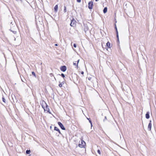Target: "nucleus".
Returning a JSON list of instances; mask_svg holds the SVG:
<instances>
[{"mask_svg":"<svg viewBox=\"0 0 156 156\" xmlns=\"http://www.w3.org/2000/svg\"><path fill=\"white\" fill-rule=\"evenodd\" d=\"M86 145V143L83 140H81V143H80L78 146L80 148H84Z\"/></svg>","mask_w":156,"mask_h":156,"instance_id":"1","label":"nucleus"},{"mask_svg":"<svg viewBox=\"0 0 156 156\" xmlns=\"http://www.w3.org/2000/svg\"><path fill=\"white\" fill-rule=\"evenodd\" d=\"M93 6V3L92 1H90L89 2L88 4V7L90 9H92Z\"/></svg>","mask_w":156,"mask_h":156,"instance_id":"2","label":"nucleus"},{"mask_svg":"<svg viewBox=\"0 0 156 156\" xmlns=\"http://www.w3.org/2000/svg\"><path fill=\"white\" fill-rule=\"evenodd\" d=\"M58 124L62 129L63 130H65L66 129L65 128L61 122H58Z\"/></svg>","mask_w":156,"mask_h":156,"instance_id":"3","label":"nucleus"},{"mask_svg":"<svg viewBox=\"0 0 156 156\" xmlns=\"http://www.w3.org/2000/svg\"><path fill=\"white\" fill-rule=\"evenodd\" d=\"M60 69L61 71L64 72L66 70V67L65 66H62L60 67Z\"/></svg>","mask_w":156,"mask_h":156,"instance_id":"4","label":"nucleus"},{"mask_svg":"<svg viewBox=\"0 0 156 156\" xmlns=\"http://www.w3.org/2000/svg\"><path fill=\"white\" fill-rule=\"evenodd\" d=\"M75 20L73 19L72 20H71V22L70 24V25L72 27H74L75 25Z\"/></svg>","mask_w":156,"mask_h":156,"instance_id":"5","label":"nucleus"},{"mask_svg":"<svg viewBox=\"0 0 156 156\" xmlns=\"http://www.w3.org/2000/svg\"><path fill=\"white\" fill-rule=\"evenodd\" d=\"M79 61H80V59H78L76 62H77V63H76V62H73V65L76 66V67L77 68V69H78V64L79 62Z\"/></svg>","mask_w":156,"mask_h":156,"instance_id":"6","label":"nucleus"},{"mask_svg":"<svg viewBox=\"0 0 156 156\" xmlns=\"http://www.w3.org/2000/svg\"><path fill=\"white\" fill-rule=\"evenodd\" d=\"M151 120L150 121V122L149 123L148 126V129L149 130H151V129L152 124H151Z\"/></svg>","mask_w":156,"mask_h":156,"instance_id":"7","label":"nucleus"},{"mask_svg":"<svg viewBox=\"0 0 156 156\" xmlns=\"http://www.w3.org/2000/svg\"><path fill=\"white\" fill-rule=\"evenodd\" d=\"M44 104L46 106V108H45V110L48 112L49 113H50V112H49V108L48 107V106L45 102H44Z\"/></svg>","mask_w":156,"mask_h":156,"instance_id":"8","label":"nucleus"},{"mask_svg":"<svg viewBox=\"0 0 156 156\" xmlns=\"http://www.w3.org/2000/svg\"><path fill=\"white\" fill-rule=\"evenodd\" d=\"M54 130H56V131H58V133L60 134H61V135L62 134L60 132V130L57 127H56L55 126L54 127Z\"/></svg>","mask_w":156,"mask_h":156,"instance_id":"9","label":"nucleus"},{"mask_svg":"<svg viewBox=\"0 0 156 156\" xmlns=\"http://www.w3.org/2000/svg\"><path fill=\"white\" fill-rule=\"evenodd\" d=\"M149 112H147L146 115H145V117L147 119H148L150 118V115H149Z\"/></svg>","mask_w":156,"mask_h":156,"instance_id":"10","label":"nucleus"},{"mask_svg":"<svg viewBox=\"0 0 156 156\" xmlns=\"http://www.w3.org/2000/svg\"><path fill=\"white\" fill-rule=\"evenodd\" d=\"M54 9L55 12H57L58 9V5H56L55 6Z\"/></svg>","mask_w":156,"mask_h":156,"instance_id":"11","label":"nucleus"},{"mask_svg":"<svg viewBox=\"0 0 156 156\" xmlns=\"http://www.w3.org/2000/svg\"><path fill=\"white\" fill-rule=\"evenodd\" d=\"M107 7H105L104 8V9L103 10V12L104 13H105L107 12Z\"/></svg>","mask_w":156,"mask_h":156,"instance_id":"12","label":"nucleus"},{"mask_svg":"<svg viewBox=\"0 0 156 156\" xmlns=\"http://www.w3.org/2000/svg\"><path fill=\"white\" fill-rule=\"evenodd\" d=\"M84 30L85 31H87L88 30V27L87 26H84Z\"/></svg>","mask_w":156,"mask_h":156,"instance_id":"13","label":"nucleus"},{"mask_svg":"<svg viewBox=\"0 0 156 156\" xmlns=\"http://www.w3.org/2000/svg\"><path fill=\"white\" fill-rule=\"evenodd\" d=\"M20 77H21V78L22 81L23 82L25 83V82L26 81V79L23 77V78H22V77H21V76H20Z\"/></svg>","mask_w":156,"mask_h":156,"instance_id":"14","label":"nucleus"},{"mask_svg":"<svg viewBox=\"0 0 156 156\" xmlns=\"http://www.w3.org/2000/svg\"><path fill=\"white\" fill-rule=\"evenodd\" d=\"M106 46L110 48V43L109 42H108L106 43Z\"/></svg>","mask_w":156,"mask_h":156,"instance_id":"15","label":"nucleus"},{"mask_svg":"<svg viewBox=\"0 0 156 156\" xmlns=\"http://www.w3.org/2000/svg\"><path fill=\"white\" fill-rule=\"evenodd\" d=\"M10 30L12 32V33L14 34H15L16 33V31L15 30H13L11 29H10Z\"/></svg>","mask_w":156,"mask_h":156,"instance_id":"16","label":"nucleus"},{"mask_svg":"<svg viewBox=\"0 0 156 156\" xmlns=\"http://www.w3.org/2000/svg\"><path fill=\"white\" fill-rule=\"evenodd\" d=\"M115 30L116 34L118 33V31L117 29L116 24H115Z\"/></svg>","mask_w":156,"mask_h":156,"instance_id":"17","label":"nucleus"},{"mask_svg":"<svg viewBox=\"0 0 156 156\" xmlns=\"http://www.w3.org/2000/svg\"><path fill=\"white\" fill-rule=\"evenodd\" d=\"M2 100L3 102H4L5 103L6 100H5V98H4L3 95H2Z\"/></svg>","mask_w":156,"mask_h":156,"instance_id":"18","label":"nucleus"},{"mask_svg":"<svg viewBox=\"0 0 156 156\" xmlns=\"http://www.w3.org/2000/svg\"><path fill=\"white\" fill-rule=\"evenodd\" d=\"M30 152V150H27L26 151V153L27 154H29Z\"/></svg>","mask_w":156,"mask_h":156,"instance_id":"19","label":"nucleus"},{"mask_svg":"<svg viewBox=\"0 0 156 156\" xmlns=\"http://www.w3.org/2000/svg\"><path fill=\"white\" fill-rule=\"evenodd\" d=\"M116 34V37L117 39V41L118 42H119V34L118 33Z\"/></svg>","mask_w":156,"mask_h":156,"instance_id":"20","label":"nucleus"},{"mask_svg":"<svg viewBox=\"0 0 156 156\" xmlns=\"http://www.w3.org/2000/svg\"><path fill=\"white\" fill-rule=\"evenodd\" d=\"M32 75H33L35 78L36 77V76L35 73H34V72H32Z\"/></svg>","mask_w":156,"mask_h":156,"instance_id":"21","label":"nucleus"},{"mask_svg":"<svg viewBox=\"0 0 156 156\" xmlns=\"http://www.w3.org/2000/svg\"><path fill=\"white\" fill-rule=\"evenodd\" d=\"M58 75H60V74H58ZM61 76L63 78H64L65 77V75L63 73H62Z\"/></svg>","mask_w":156,"mask_h":156,"instance_id":"22","label":"nucleus"},{"mask_svg":"<svg viewBox=\"0 0 156 156\" xmlns=\"http://www.w3.org/2000/svg\"><path fill=\"white\" fill-rule=\"evenodd\" d=\"M45 105L44 104H42V107L43 108V109H44V111L45 110Z\"/></svg>","mask_w":156,"mask_h":156,"instance_id":"23","label":"nucleus"},{"mask_svg":"<svg viewBox=\"0 0 156 156\" xmlns=\"http://www.w3.org/2000/svg\"><path fill=\"white\" fill-rule=\"evenodd\" d=\"M59 84L58 86L59 87H61L62 86V83H61L60 82H59Z\"/></svg>","mask_w":156,"mask_h":156,"instance_id":"24","label":"nucleus"},{"mask_svg":"<svg viewBox=\"0 0 156 156\" xmlns=\"http://www.w3.org/2000/svg\"><path fill=\"white\" fill-rule=\"evenodd\" d=\"M66 12V7L65 6H64V12Z\"/></svg>","mask_w":156,"mask_h":156,"instance_id":"25","label":"nucleus"},{"mask_svg":"<svg viewBox=\"0 0 156 156\" xmlns=\"http://www.w3.org/2000/svg\"><path fill=\"white\" fill-rule=\"evenodd\" d=\"M50 76L51 77L54 76V75L52 73H51L50 74Z\"/></svg>","mask_w":156,"mask_h":156,"instance_id":"26","label":"nucleus"},{"mask_svg":"<svg viewBox=\"0 0 156 156\" xmlns=\"http://www.w3.org/2000/svg\"><path fill=\"white\" fill-rule=\"evenodd\" d=\"M106 120H107V119L106 116H105V119L103 120V121H104V122H105Z\"/></svg>","mask_w":156,"mask_h":156,"instance_id":"27","label":"nucleus"},{"mask_svg":"<svg viewBox=\"0 0 156 156\" xmlns=\"http://www.w3.org/2000/svg\"><path fill=\"white\" fill-rule=\"evenodd\" d=\"M97 152L100 154H101V151H100L99 150H98Z\"/></svg>","mask_w":156,"mask_h":156,"instance_id":"28","label":"nucleus"},{"mask_svg":"<svg viewBox=\"0 0 156 156\" xmlns=\"http://www.w3.org/2000/svg\"><path fill=\"white\" fill-rule=\"evenodd\" d=\"M87 119H88L89 120V121L90 123H91V122H92L90 118H87Z\"/></svg>","mask_w":156,"mask_h":156,"instance_id":"29","label":"nucleus"},{"mask_svg":"<svg viewBox=\"0 0 156 156\" xmlns=\"http://www.w3.org/2000/svg\"><path fill=\"white\" fill-rule=\"evenodd\" d=\"M73 46L75 48H76V44H73Z\"/></svg>","mask_w":156,"mask_h":156,"instance_id":"30","label":"nucleus"},{"mask_svg":"<svg viewBox=\"0 0 156 156\" xmlns=\"http://www.w3.org/2000/svg\"><path fill=\"white\" fill-rule=\"evenodd\" d=\"M77 2L78 3H80L81 2V0H76Z\"/></svg>","mask_w":156,"mask_h":156,"instance_id":"31","label":"nucleus"},{"mask_svg":"<svg viewBox=\"0 0 156 156\" xmlns=\"http://www.w3.org/2000/svg\"><path fill=\"white\" fill-rule=\"evenodd\" d=\"M91 77H89L88 78V80H90L91 79Z\"/></svg>","mask_w":156,"mask_h":156,"instance_id":"32","label":"nucleus"},{"mask_svg":"<svg viewBox=\"0 0 156 156\" xmlns=\"http://www.w3.org/2000/svg\"><path fill=\"white\" fill-rule=\"evenodd\" d=\"M81 74L82 75H83L84 74V72L83 71H82L81 72Z\"/></svg>","mask_w":156,"mask_h":156,"instance_id":"33","label":"nucleus"},{"mask_svg":"<svg viewBox=\"0 0 156 156\" xmlns=\"http://www.w3.org/2000/svg\"><path fill=\"white\" fill-rule=\"evenodd\" d=\"M90 123L91 126L92 127V122H91V123Z\"/></svg>","mask_w":156,"mask_h":156,"instance_id":"34","label":"nucleus"},{"mask_svg":"<svg viewBox=\"0 0 156 156\" xmlns=\"http://www.w3.org/2000/svg\"><path fill=\"white\" fill-rule=\"evenodd\" d=\"M55 46H57L58 45L57 44H55Z\"/></svg>","mask_w":156,"mask_h":156,"instance_id":"35","label":"nucleus"},{"mask_svg":"<svg viewBox=\"0 0 156 156\" xmlns=\"http://www.w3.org/2000/svg\"><path fill=\"white\" fill-rule=\"evenodd\" d=\"M61 83H62V85L64 84V82H62Z\"/></svg>","mask_w":156,"mask_h":156,"instance_id":"36","label":"nucleus"},{"mask_svg":"<svg viewBox=\"0 0 156 156\" xmlns=\"http://www.w3.org/2000/svg\"><path fill=\"white\" fill-rule=\"evenodd\" d=\"M50 129H51L52 128V126H51L50 127Z\"/></svg>","mask_w":156,"mask_h":156,"instance_id":"37","label":"nucleus"},{"mask_svg":"<svg viewBox=\"0 0 156 156\" xmlns=\"http://www.w3.org/2000/svg\"><path fill=\"white\" fill-rule=\"evenodd\" d=\"M54 78L55 80H56V79L55 78V77H54Z\"/></svg>","mask_w":156,"mask_h":156,"instance_id":"38","label":"nucleus"},{"mask_svg":"<svg viewBox=\"0 0 156 156\" xmlns=\"http://www.w3.org/2000/svg\"><path fill=\"white\" fill-rule=\"evenodd\" d=\"M98 0H95V1H96V2H97V1H98Z\"/></svg>","mask_w":156,"mask_h":156,"instance_id":"39","label":"nucleus"},{"mask_svg":"<svg viewBox=\"0 0 156 156\" xmlns=\"http://www.w3.org/2000/svg\"><path fill=\"white\" fill-rule=\"evenodd\" d=\"M20 1H23V0H20Z\"/></svg>","mask_w":156,"mask_h":156,"instance_id":"40","label":"nucleus"},{"mask_svg":"<svg viewBox=\"0 0 156 156\" xmlns=\"http://www.w3.org/2000/svg\"><path fill=\"white\" fill-rule=\"evenodd\" d=\"M15 40H16V38H15Z\"/></svg>","mask_w":156,"mask_h":156,"instance_id":"41","label":"nucleus"}]
</instances>
